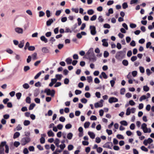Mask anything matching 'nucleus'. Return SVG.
Wrapping results in <instances>:
<instances>
[{
	"instance_id": "nucleus-40",
	"label": "nucleus",
	"mask_w": 154,
	"mask_h": 154,
	"mask_svg": "<svg viewBox=\"0 0 154 154\" xmlns=\"http://www.w3.org/2000/svg\"><path fill=\"white\" fill-rule=\"evenodd\" d=\"M98 20L99 22H102L104 20L102 16H100L98 18Z\"/></svg>"
},
{
	"instance_id": "nucleus-59",
	"label": "nucleus",
	"mask_w": 154,
	"mask_h": 154,
	"mask_svg": "<svg viewBox=\"0 0 154 154\" xmlns=\"http://www.w3.org/2000/svg\"><path fill=\"white\" fill-rule=\"evenodd\" d=\"M59 119L60 122H63L65 121V118L63 116H61L60 117Z\"/></svg>"
},
{
	"instance_id": "nucleus-22",
	"label": "nucleus",
	"mask_w": 154,
	"mask_h": 154,
	"mask_svg": "<svg viewBox=\"0 0 154 154\" xmlns=\"http://www.w3.org/2000/svg\"><path fill=\"white\" fill-rule=\"evenodd\" d=\"M30 122L28 120H25L23 123V125L24 126H26L30 125Z\"/></svg>"
},
{
	"instance_id": "nucleus-50",
	"label": "nucleus",
	"mask_w": 154,
	"mask_h": 154,
	"mask_svg": "<svg viewBox=\"0 0 154 154\" xmlns=\"http://www.w3.org/2000/svg\"><path fill=\"white\" fill-rule=\"evenodd\" d=\"M97 18V16L96 15H93L90 18V20L91 21L95 20Z\"/></svg>"
},
{
	"instance_id": "nucleus-7",
	"label": "nucleus",
	"mask_w": 154,
	"mask_h": 154,
	"mask_svg": "<svg viewBox=\"0 0 154 154\" xmlns=\"http://www.w3.org/2000/svg\"><path fill=\"white\" fill-rule=\"evenodd\" d=\"M153 141V140L151 138H149L147 140H145L143 141V143L145 146H147L148 143H151Z\"/></svg>"
},
{
	"instance_id": "nucleus-17",
	"label": "nucleus",
	"mask_w": 154,
	"mask_h": 154,
	"mask_svg": "<svg viewBox=\"0 0 154 154\" xmlns=\"http://www.w3.org/2000/svg\"><path fill=\"white\" fill-rule=\"evenodd\" d=\"M48 137H54V133L52 132L51 130H50L47 133Z\"/></svg>"
},
{
	"instance_id": "nucleus-31",
	"label": "nucleus",
	"mask_w": 154,
	"mask_h": 154,
	"mask_svg": "<svg viewBox=\"0 0 154 154\" xmlns=\"http://www.w3.org/2000/svg\"><path fill=\"white\" fill-rule=\"evenodd\" d=\"M40 142L42 144L44 143L45 142V139L44 137H41L40 139Z\"/></svg>"
},
{
	"instance_id": "nucleus-12",
	"label": "nucleus",
	"mask_w": 154,
	"mask_h": 154,
	"mask_svg": "<svg viewBox=\"0 0 154 154\" xmlns=\"http://www.w3.org/2000/svg\"><path fill=\"white\" fill-rule=\"evenodd\" d=\"M42 52L45 54H47L49 53V50L47 47H43L42 48Z\"/></svg>"
},
{
	"instance_id": "nucleus-57",
	"label": "nucleus",
	"mask_w": 154,
	"mask_h": 154,
	"mask_svg": "<svg viewBox=\"0 0 154 154\" xmlns=\"http://www.w3.org/2000/svg\"><path fill=\"white\" fill-rule=\"evenodd\" d=\"M61 85V83L60 82H56V84L54 85V87H57L60 86Z\"/></svg>"
},
{
	"instance_id": "nucleus-33",
	"label": "nucleus",
	"mask_w": 154,
	"mask_h": 154,
	"mask_svg": "<svg viewBox=\"0 0 154 154\" xmlns=\"http://www.w3.org/2000/svg\"><path fill=\"white\" fill-rule=\"evenodd\" d=\"M87 79L89 83L91 82L92 81V78L91 76L87 77Z\"/></svg>"
},
{
	"instance_id": "nucleus-44",
	"label": "nucleus",
	"mask_w": 154,
	"mask_h": 154,
	"mask_svg": "<svg viewBox=\"0 0 154 154\" xmlns=\"http://www.w3.org/2000/svg\"><path fill=\"white\" fill-rule=\"evenodd\" d=\"M26 102L28 103H31V98L29 97H27L26 99Z\"/></svg>"
},
{
	"instance_id": "nucleus-36",
	"label": "nucleus",
	"mask_w": 154,
	"mask_h": 154,
	"mask_svg": "<svg viewBox=\"0 0 154 154\" xmlns=\"http://www.w3.org/2000/svg\"><path fill=\"white\" fill-rule=\"evenodd\" d=\"M20 143L18 141H15L14 143V145L16 147H17L19 146Z\"/></svg>"
},
{
	"instance_id": "nucleus-8",
	"label": "nucleus",
	"mask_w": 154,
	"mask_h": 154,
	"mask_svg": "<svg viewBox=\"0 0 154 154\" xmlns=\"http://www.w3.org/2000/svg\"><path fill=\"white\" fill-rule=\"evenodd\" d=\"M118 99L114 97H110L109 99V101L110 103L117 102L118 101Z\"/></svg>"
},
{
	"instance_id": "nucleus-15",
	"label": "nucleus",
	"mask_w": 154,
	"mask_h": 154,
	"mask_svg": "<svg viewBox=\"0 0 154 154\" xmlns=\"http://www.w3.org/2000/svg\"><path fill=\"white\" fill-rule=\"evenodd\" d=\"M72 61V60L69 57H68L66 59L65 61L66 62V63L68 65L70 64Z\"/></svg>"
},
{
	"instance_id": "nucleus-6",
	"label": "nucleus",
	"mask_w": 154,
	"mask_h": 154,
	"mask_svg": "<svg viewBox=\"0 0 154 154\" xmlns=\"http://www.w3.org/2000/svg\"><path fill=\"white\" fill-rule=\"evenodd\" d=\"M90 29L91 30V33L92 35H94L96 33L95 27L94 26H90Z\"/></svg>"
},
{
	"instance_id": "nucleus-47",
	"label": "nucleus",
	"mask_w": 154,
	"mask_h": 154,
	"mask_svg": "<svg viewBox=\"0 0 154 154\" xmlns=\"http://www.w3.org/2000/svg\"><path fill=\"white\" fill-rule=\"evenodd\" d=\"M120 124L124 126H127L128 125V123L126 121H122L120 122Z\"/></svg>"
},
{
	"instance_id": "nucleus-26",
	"label": "nucleus",
	"mask_w": 154,
	"mask_h": 154,
	"mask_svg": "<svg viewBox=\"0 0 154 154\" xmlns=\"http://www.w3.org/2000/svg\"><path fill=\"white\" fill-rule=\"evenodd\" d=\"M116 80V78H113V80L110 81V83L112 87H113L115 83V81Z\"/></svg>"
},
{
	"instance_id": "nucleus-11",
	"label": "nucleus",
	"mask_w": 154,
	"mask_h": 154,
	"mask_svg": "<svg viewBox=\"0 0 154 154\" xmlns=\"http://www.w3.org/2000/svg\"><path fill=\"white\" fill-rule=\"evenodd\" d=\"M15 31L19 34H22L23 33V29L20 27L16 28L15 29Z\"/></svg>"
},
{
	"instance_id": "nucleus-38",
	"label": "nucleus",
	"mask_w": 154,
	"mask_h": 154,
	"mask_svg": "<svg viewBox=\"0 0 154 154\" xmlns=\"http://www.w3.org/2000/svg\"><path fill=\"white\" fill-rule=\"evenodd\" d=\"M146 98V96L145 95H143L139 99V100L141 102L143 100H144Z\"/></svg>"
},
{
	"instance_id": "nucleus-61",
	"label": "nucleus",
	"mask_w": 154,
	"mask_h": 154,
	"mask_svg": "<svg viewBox=\"0 0 154 154\" xmlns=\"http://www.w3.org/2000/svg\"><path fill=\"white\" fill-rule=\"evenodd\" d=\"M129 103V104L131 106H133L135 104V103L132 100H130Z\"/></svg>"
},
{
	"instance_id": "nucleus-49",
	"label": "nucleus",
	"mask_w": 154,
	"mask_h": 154,
	"mask_svg": "<svg viewBox=\"0 0 154 154\" xmlns=\"http://www.w3.org/2000/svg\"><path fill=\"white\" fill-rule=\"evenodd\" d=\"M114 2L113 0H109L107 2V5H110L113 4Z\"/></svg>"
},
{
	"instance_id": "nucleus-27",
	"label": "nucleus",
	"mask_w": 154,
	"mask_h": 154,
	"mask_svg": "<svg viewBox=\"0 0 154 154\" xmlns=\"http://www.w3.org/2000/svg\"><path fill=\"white\" fill-rule=\"evenodd\" d=\"M35 104L34 103H31L30 105L29 108V110H32L34 107L35 106Z\"/></svg>"
},
{
	"instance_id": "nucleus-37",
	"label": "nucleus",
	"mask_w": 154,
	"mask_h": 154,
	"mask_svg": "<svg viewBox=\"0 0 154 154\" xmlns=\"http://www.w3.org/2000/svg\"><path fill=\"white\" fill-rule=\"evenodd\" d=\"M119 139H123L124 138L123 136L120 134H118L116 136Z\"/></svg>"
},
{
	"instance_id": "nucleus-21",
	"label": "nucleus",
	"mask_w": 154,
	"mask_h": 154,
	"mask_svg": "<svg viewBox=\"0 0 154 154\" xmlns=\"http://www.w3.org/2000/svg\"><path fill=\"white\" fill-rule=\"evenodd\" d=\"M113 13V11L112 8H110L108 10V13H106V16H109L110 14H112Z\"/></svg>"
},
{
	"instance_id": "nucleus-42",
	"label": "nucleus",
	"mask_w": 154,
	"mask_h": 154,
	"mask_svg": "<svg viewBox=\"0 0 154 154\" xmlns=\"http://www.w3.org/2000/svg\"><path fill=\"white\" fill-rule=\"evenodd\" d=\"M72 127V125L70 124H68L65 126V128L66 129H69L71 128Z\"/></svg>"
},
{
	"instance_id": "nucleus-63",
	"label": "nucleus",
	"mask_w": 154,
	"mask_h": 154,
	"mask_svg": "<svg viewBox=\"0 0 154 154\" xmlns=\"http://www.w3.org/2000/svg\"><path fill=\"white\" fill-rule=\"evenodd\" d=\"M90 119L92 120H96L97 119V118L95 116H92L90 117Z\"/></svg>"
},
{
	"instance_id": "nucleus-5",
	"label": "nucleus",
	"mask_w": 154,
	"mask_h": 154,
	"mask_svg": "<svg viewBox=\"0 0 154 154\" xmlns=\"http://www.w3.org/2000/svg\"><path fill=\"white\" fill-rule=\"evenodd\" d=\"M103 100L101 99L99 102H97L94 104V106L96 108L102 107L103 106Z\"/></svg>"
},
{
	"instance_id": "nucleus-32",
	"label": "nucleus",
	"mask_w": 154,
	"mask_h": 154,
	"mask_svg": "<svg viewBox=\"0 0 154 154\" xmlns=\"http://www.w3.org/2000/svg\"><path fill=\"white\" fill-rule=\"evenodd\" d=\"M23 87L24 88L26 89H28L29 87V84L26 83H25L23 85Z\"/></svg>"
},
{
	"instance_id": "nucleus-18",
	"label": "nucleus",
	"mask_w": 154,
	"mask_h": 154,
	"mask_svg": "<svg viewBox=\"0 0 154 154\" xmlns=\"http://www.w3.org/2000/svg\"><path fill=\"white\" fill-rule=\"evenodd\" d=\"M146 126V124L145 123L141 125V128L143 129L144 132V131H146L145 129H147V128Z\"/></svg>"
},
{
	"instance_id": "nucleus-54",
	"label": "nucleus",
	"mask_w": 154,
	"mask_h": 154,
	"mask_svg": "<svg viewBox=\"0 0 154 154\" xmlns=\"http://www.w3.org/2000/svg\"><path fill=\"white\" fill-rule=\"evenodd\" d=\"M103 150V149L101 147H99L97 149V152L99 153H100Z\"/></svg>"
},
{
	"instance_id": "nucleus-34",
	"label": "nucleus",
	"mask_w": 154,
	"mask_h": 154,
	"mask_svg": "<svg viewBox=\"0 0 154 154\" xmlns=\"http://www.w3.org/2000/svg\"><path fill=\"white\" fill-rule=\"evenodd\" d=\"M143 90L144 91L147 92L149 90V88L147 85H145L143 87Z\"/></svg>"
},
{
	"instance_id": "nucleus-29",
	"label": "nucleus",
	"mask_w": 154,
	"mask_h": 154,
	"mask_svg": "<svg viewBox=\"0 0 154 154\" xmlns=\"http://www.w3.org/2000/svg\"><path fill=\"white\" fill-rule=\"evenodd\" d=\"M16 96L17 99L18 100H19L22 96V94L20 92L17 93L16 94Z\"/></svg>"
},
{
	"instance_id": "nucleus-28",
	"label": "nucleus",
	"mask_w": 154,
	"mask_h": 154,
	"mask_svg": "<svg viewBox=\"0 0 154 154\" xmlns=\"http://www.w3.org/2000/svg\"><path fill=\"white\" fill-rule=\"evenodd\" d=\"M24 40H23L21 41L20 43L19 44L18 47L20 48H22L24 46Z\"/></svg>"
},
{
	"instance_id": "nucleus-30",
	"label": "nucleus",
	"mask_w": 154,
	"mask_h": 154,
	"mask_svg": "<svg viewBox=\"0 0 154 154\" xmlns=\"http://www.w3.org/2000/svg\"><path fill=\"white\" fill-rule=\"evenodd\" d=\"M90 125V123L89 122H86L84 124V127L85 128H87L89 127Z\"/></svg>"
},
{
	"instance_id": "nucleus-60",
	"label": "nucleus",
	"mask_w": 154,
	"mask_h": 154,
	"mask_svg": "<svg viewBox=\"0 0 154 154\" xmlns=\"http://www.w3.org/2000/svg\"><path fill=\"white\" fill-rule=\"evenodd\" d=\"M69 82V80L68 78H65L64 81V83L65 84L67 85L68 84Z\"/></svg>"
},
{
	"instance_id": "nucleus-19",
	"label": "nucleus",
	"mask_w": 154,
	"mask_h": 154,
	"mask_svg": "<svg viewBox=\"0 0 154 154\" xmlns=\"http://www.w3.org/2000/svg\"><path fill=\"white\" fill-rule=\"evenodd\" d=\"M20 134L19 132H16L14 134L13 138L14 139L17 138L20 136Z\"/></svg>"
},
{
	"instance_id": "nucleus-25",
	"label": "nucleus",
	"mask_w": 154,
	"mask_h": 154,
	"mask_svg": "<svg viewBox=\"0 0 154 154\" xmlns=\"http://www.w3.org/2000/svg\"><path fill=\"white\" fill-rule=\"evenodd\" d=\"M122 63L124 66H126L128 65V62L127 60H124L122 61Z\"/></svg>"
},
{
	"instance_id": "nucleus-4",
	"label": "nucleus",
	"mask_w": 154,
	"mask_h": 154,
	"mask_svg": "<svg viewBox=\"0 0 154 154\" xmlns=\"http://www.w3.org/2000/svg\"><path fill=\"white\" fill-rule=\"evenodd\" d=\"M94 54L93 48H91L86 53V56L87 57H89L90 56H92Z\"/></svg>"
},
{
	"instance_id": "nucleus-9",
	"label": "nucleus",
	"mask_w": 154,
	"mask_h": 154,
	"mask_svg": "<svg viewBox=\"0 0 154 154\" xmlns=\"http://www.w3.org/2000/svg\"><path fill=\"white\" fill-rule=\"evenodd\" d=\"M122 52L120 51L117 52L116 54L115 57L117 59H120L122 57Z\"/></svg>"
},
{
	"instance_id": "nucleus-13",
	"label": "nucleus",
	"mask_w": 154,
	"mask_h": 154,
	"mask_svg": "<svg viewBox=\"0 0 154 154\" xmlns=\"http://www.w3.org/2000/svg\"><path fill=\"white\" fill-rule=\"evenodd\" d=\"M88 134L91 138V139H93L95 138V134L93 132L88 131Z\"/></svg>"
},
{
	"instance_id": "nucleus-14",
	"label": "nucleus",
	"mask_w": 154,
	"mask_h": 154,
	"mask_svg": "<svg viewBox=\"0 0 154 154\" xmlns=\"http://www.w3.org/2000/svg\"><path fill=\"white\" fill-rule=\"evenodd\" d=\"M54 20L52 19H50L48 20L46 22V25L47 26H49L53 22Z\"/></svg>"
},
{
	"instance_id": "nucleus-16",
	"label": "nucleus",
	"mask_w": 154,
	"mask_h": 154,
	"mask_svg": "<svg viewBox=\"0 0 154 154\" xmlns=\"http://www.w3.org/2000/svg\"><path fill=\"white\" fill-rule=\"evenodd\" d=\"M40 39L41 41L46 43L48 42V39L46 38L44 36H42L40 37Z\"/></svg>"
},
{
	"instance_id": "nucleus-48",
	"label": "nucleus",
	"mask_w": 154,
	"mask_h": 154,
	"mask_svg": "<svg viewBox=\"0 0 154 154\" xmlns=\"http://www.w3.org/2000/svg\"><path fill=\"white\" fill-rule=\"evenodd\" d=\"M30 69V67L29 66H25L24 67V71L26 72Z\"/></svg>"
},
{
	"instance_id": "nucleus-53",
	"label": "nucleus",
	"mask_w": 154,
	"mask_h": 154,
	"mask_svg": "<svg viewBox=\"0 0 154 154\" xmlns=\"http://www.w3.org/2000/svg\"><path fill=\"white\" fill-rule=\"evenodd\" d=\"M125 88H122L120 91V93L122 95H123L125 94Z\"/></svg>"
},
{
	"instance_id": "nucleus-56",
	"label": "nucleus",
	"mask_w": 154,
	"mask_h": 154,
	"mask_svg": "<svg viewBox=\"0 0 154 154\" xmlns=\"http://www.w3.org/2000/svg\"><path fill=\"white\" fill-rule=\"evenodd\" d=\"M137 57L136 56H133L131 58V60L132 61L134 62L137 59Z\"/></svg>"
},
{
	"instance_id": "nucleus-2",
	"label": "nucleus",
	"mask_w": 154,
	"mask_h": 154,
	"mask_svg": "<svg viewBox=\"0 0 154 154\" xmlns=\"http://www.w3.org/2000/svg\"><path fill=\"white\" fill-rule=\"evenodd\" d=\"M5 146V152L6 153H9V146L8 145L6 144V142L4 141L2 142L0 144V147L4 148V146Z\"/></svg>"
},
{
	"instance_id": "nucleus-45",
	"label": "nucleus",
	"mask_w": 154,
	"mask_h": 154,
	"mask_svg": "<svg viewBox=\"0 0 154 154\" xmlns=\"http://www.w3.org/2000/svg\"><path fill=\"white\" fill-rule=\"evenodd\" d=\"M122 8L125 9L128 7V5L126 2L124 3L122 5Z\"/></svg>"
},
{
	"instance_id": "nucleus-55",
	"label": "nucleus",
	"mask_w": 154,
	"mask_h": 154,
	"mask_svg": "<svg viewBox=\"0 0 154 154\" xmlns=\"http://www.w3.org/2000/svg\"><path fill=\"white\" fill-rule=\"evenodd\" d=\"M101 141V139L100 138L98 137H97L95 139V142L97 143H99Z\"/></svg>"
},
{
	"instance_id": "nucleus-1",
	"label": "nucleus",
	"mask_w": 154,
	"mask_h": 154,
	"mask_svg": "<svg viewBox=\"0 0 154 154\" xmlns=\"http://www.w3.org/2000/svg\"><path fill=\"white\" fill-rule=\"evenodd\" d=\"M30 140L31 139L29 137H24L22 139L20 143L22 146H24L29 143Z\"/></svg>"
},
{
	"instance_id": "nucleus-58",
	"label": "nucleus",
	"mask_w": 154,
	"mask_h": 154,
	"mask_svg": "<svg viewBox=\"0 0 154 154\" xmlns=\"http://www.w3.org/2000/svg\"><path fill=\"white\" fill-rule=\"evenodd\" d=\"M85 96L86 98H89L91 97L90 94L89 92H88L86 93L85 94Z\"/></svg>"
},
{
	"instance_id": "nucleus-52",
	"label": "nucleus",
	"mask_w": 154,
	"mask_h": 154,
	"mask_svg": "<svg viewBox=\"0 0 154 154\" xmlns=\"http://www.w3.org/2000/svg\"><path fill=\"white\" fill-rule=\"evenodd\" d=\"M81 101L82 103H86L87 102V100L85 98H83L81 99Z\"/></svg>"
},
{
	"instance_id": "nucleus-35",
	"label": "nucleus",
	"mask_w": 154,
	"mask_h": 154,
	"mask_svg": "<svg viewBox=\"0 0 154 154\" xmlns=\"http://www.w3.org/2000/svg\"><path fill=\"white\" fill-rule=\"evenodd\" d=\"M87 13L89 15H91L94 14V11L92 9H90L88 11Z\"/></svg>"
},
{
	"instance_id": "nucleus-3",
	"label": "nucleus",
	"mask_w": 154,
	"mask_h": 154,
	"mask_svg": "<svg viewBox=\"0 0 154 154\" xmlns=\"http://www.w3.org/2000/svg\"><path fill=\"white\" fill-rule=\"evenodd\" d=\"M44 92L46 93L47 95H51V97H54L55 94V91L52 89L51 90L50 89L46 88Z\"/></svg>"
},
{
	"instance_id": "nucleus-23",
	"label": "nucleus",
	"mask_w": 154,
	"mask_h": 154,
	"mask_svg": "<svg viewBox=\"0 0 154 154\" xmlns=\"http://www.w3.org/2000/svg\"><path fill=\"white\" fill-rule=\"evenodd\" d=\"M37 54L36 52L34 53L32 55V57L33 60H35L37 59Z\"/></svg>"
},
{
	"instance_id": "nucleus-10",
	"label": "nucleus",
	"mask_w": 154,
	"mask_h": 154,
	"mask_svg": "<svg viewBox=\"0 0 154 154\" xmlns=\"http://www.w3.org/2000/svg\"><path fill=\"white\" fill-rule=\"evenodd\" d=\"M87 59H88L90 60L94 61L96 60L97 58L95 57L94 54H93L92 56H91L89 57H87Z\"/></svg>"
},
{
	"instance_id": "nucleus-64",
	"label": "nucleus",
	"mask_w": 154,
	"mask_h": 154,
	"mask_svg": "<svg viewBox=\"0 0 154 154\" xmlns=\"http://www.w3.org/2000/svg\"><path fill=\"white\" fill-rule=\"evenodd\" d=\"M0 154H5L4 148L0 147Z\"/></svg>"
},
{
	"instance_id": "nucleus-20",
	"label": "nucleus",
	"mask_w": 154,
	"mask_h": 154,
	"mask_svg": "<svg viewBox=\"0 0 154 154\" xmlns=\"http://www.w3.org/2000/svg\"><path fill=\"white\" fill-rule=\"evenodd\" d=\"M73 136V134L71 132H69L67 134V137L69 140L72 139Z\"/></svg>"
},
{
	"instance_id": "nucleus-39",
	"label": "nucleus",
	"mask_w": 154,
	"mask_h": 154,
	"mask_svg": "<svg viewBox=\"0 0 154 154\" xmlns=\"http://www.w3.org/2000/svg\"><path fill=\"white\" fill-rule=\"evenodd\" d=\"M41 74L42 72H39L34 77V79H37L41 75Z\"/></svg>"
},
{
	"instance_id": "nucleus-41",
	"label": "nucleus",
	"mask_w": 154,
	"mask_h": 154,
	"mask_svg": "<svg viewBox=\"0 0 154 154\" xmlns=\"http://www.w3.org/2000/svg\"><path fill=\"white\" fill-rule=\"evenodd\" d=\"M73 146L72 144L69 145L68 146V149L69 151L72 150L73 149Z\"/></svg>"
},
{
	"instance_id": "nucleus-62",
	"label": "nucleus",
	"mask_w": 154,
	"mask_h": 154,
	"mask_svg": "<svg viewBox=\"0 0 154 154\" xmlns=\"http://www.w3.org/2000/svg\"><path fill=\"white\" fill-rule=\"evenodd\" d=\"M57 128L59 130H61L63 128V125L61 124H59L57 125Z\"/></svg>"
},
{
	"instance_id": "nucleus-24",
	"label": "nucleus",
	"mask_w": 154,
	"mask_h": 154,
	"mask_svg": "<svg viewBox=\"0 0 154 154\" xmlns=\"http://www.w3.org/2000/svg\"><path fill=\"white\" fill-rule=\"evenodd\" d=\"M62 77L63 76L61 74H57L55 75V77L56 78V79H57V80H60Z\"/></svg>"
},
{
	"instance_id": "nucleus-43",
	"label": "nucleus",
	"mask_w": 154,
	"mask_h": 154,
	"mask_svg": "<svg viewBox=\"0 0 154 154\" xmlns=\"http://www.w3.org/2000/svg\"><path fill=\"white\" fill-rule=\"evenodd\" d=\"M35 49V48L34 46H30L28 48V50L29 51H34Z\"/></svg>"
},
{
	"instance_id": "nucleus-51",
	"label": "nucleus",
	"mask_w": 154,
	"mask_h": 154,
	"mask_svg": "<svg viewBox=\"0 0 154 154\" xmlns=\"http://www.w3.org/2000/svg\"><path fill=\"white\" fill-rule=\"evenodd\" d=\"M131 111L130 109L129 108H128L126 110V115L128 116L130 114Z\"/></svg>"
},
{
	"instance_id": "nucleus-46",
	"label": "nucleus",
	"mask_w": 154,
	"mask_h": 154,
	"mask_svg": "<svg viewBox=\"0 0 154 154\" xmlns=\"http://www.w3.org/2000/svg\"><path fill=\"white\" fill-rule=\"evenodd\" d=\"M140 148L142 150L144 151L145 152H146L148 151V149L144 146H142Z\"/></svg>"
}]
</instances>
